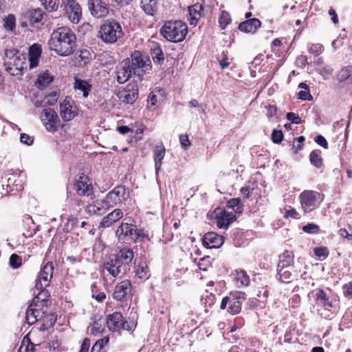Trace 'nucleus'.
Instances as JSON below:
<instances>
[{
	"mask_svg": "<svg viewBox=\"0 0 352 352\" xmlns=\"http://www.w3.org/2000/svg\"><path fill=\"white\" fill-rule=\"evenodd\" d=\"M50 50L58 55L67 56L74 51L76 37L74 32L67 27H60L54 30L48 41Z\"/></svg>",
	"mask_w": 352,
	"mask_h": 352,
	"instance_id": "obj_1",
	"label": "nucleus"
},
{
	"mask_svg": "<svg viewBox=\"0 0 352 352\" xmlns=\"http://www.w3.org/2000/svg\"><path fill=\"white\" fill-rule=\"evenodd\" d=\"M188 33V27L181 20L166 21L160 28V34L168 41L179 43L184 40Z\"/></svg>",
	"mask_w": 352,
	"mask_h": 352,
	"instance_id": "obj_2",
	"label": "nucleus"
},
{
	"mask_svg": "<svg viewBox=\"0 0 352 352\" xmlns=\"http://www.w3.org/2000/svg\"><path fill=\"white\" fill-rule=\"evenodd\" d=\"M99 33L101 40L107 44L115 43L124 35L120 24L113 19L104 21Z\"/></svg>",
	"mask_w": 352,
	"mask_h": 352,
	"instance_id": "obj_3",
	"label": "nucleus"
},
{
	"mask_svg": "<svg viewBox=\"0 0 352 352\" xmlns=\"http://www.w3.org/2000/svg\"><path fill=\"white\" fill-rule=\"evenodd\" d=\"M245 299V294L243 292L235 291L230 292L227 296L223 298L220 308L226 309L232 315L239 314L241 310L242 302Z\"/></svg>",
	"mask_w": 352,
	"mask_h": 352,
	"instance_id": "obj_4",
	"label": "nucleus"
},
{
	"mask_svg": "<svg viewBox=\"0 0 352 352\" xmlns=\"http://www.w3.org/2000/svg\"><path fill=\"white\" fill-rule=\"evenodd\" d=\"M323 195L314 190H304L299 195L301 208L305 213H309L319 207Z\"/></svg>",
	"mask_w": 352,
	"mask_h": 352,
	"instance_id": "obj_5",
	"label": "nucleus"
},
{
	"mask_svg": "<svg viewBox=\"0 0 352 352\" xmlns=\"http://www.w3.org/2000/svg\"><path fill=\"white\" fill-rule=\"evenodd\" d=\"M116 235L120 240L135 242L145 234L142 230L138 229L135 225L122 223L116 230Z\"/></svg>",
	"mask_w": 352,
	"mask_h": 352,
	"instance_id": "obj_6",
	"label": "nucleus"
},
{
	"mask_svg": "<svg viewBox=\"0 0 352 352\" xmlns=\"http://www.w3.org/2000/svg\"><path fill=\"white\" fill-rule=\"evenodd\" d=\"M130 65L133 70L134 75L140 76L141 72H146L151 68V60L146 56H144L140 52L135 50L131 53Z\"/></svg>",
	"mask_w": 352,
	"mask_h": 352,
	"instance_id": "obj_7",
	"label": "nucleus"
},
{
	"mask_svg": "<svg viewBox=\"0 0 352 352\" xmlns=\"http://www.w3.org/2000/svg\"><path fill=\"white\" fill-rule=\"evenodd\" d=\"M129 192L123 186H118L109 192L104 199L109 208L114 207L127 199Z\"/></svg>",
	"mask_w": 352,
	"mask_h": 352,
	"instance_id": "obj_8",
	"label": "nucleus"
},
{
	"mask_svg": "<svg viewBox=\"0 0 352 352\" xmlns=\"http://www.w3.org/2000/svg\"><path fill=\"white\" fill-rule=\"evenodd\" d=\"M75 190L79 196L84 197V200L94 198L93 186L88 177L84 174L80 175L76 180Z\"/></svg>",
	"mask_w": 352,
	"mask_h": 352,
	"instance_id": "obj_9",
	"label": "nucleus"
},
{
	"mask_svg": "<svg viewBox=\"0 0 352 352\" xmlns=\"http://www.w3.org/2000/svg\"><path fill=\"white\" fill-rule=\"evenodd\" d=\"M54 266L52 262H47L43 265L36 280V288H46L50 285L53 277Z\"/></svg>",
	"mask_w": 352,
	"mask_h": 352,
	"instance_id": "obj_10",
	"label": "nucleus"
},
{
	"mask_svg": "<svg viewBox=\"0 0 352 352\" xmlns=\"http://www.w3.org/2000/svg\"><path fill=\"white\" fill-rule=\"evenodd\" d=\"M117 96L122 102L133 104L139 96L138 85L135 83L128 84L124 89L118 91Z\"/></svg>",
	"mask_w": 352,
	"mask_h": 352,
	"instance_id": "obj_11",
	"label": "nucleus"
},
{
	"mask_svg": "<svg viewBox=\"0 0 352 352\" xmlns=\"http://www.w3.org/2000/svg\"><path fill=\"white\" fill-rule=\"evenodd\" d=\"M65 5L66 14L69 21L74 24H77L82 16V9L76 0H62Z\"/></svg>",
	"mask_w": 352,
	"mask_h": 352,
	"instance_id": "obj_12",
	"label": "nucleus"
},
{
	"mask_svg": "<svg viewBox=\"0 0 352 352\" xmlns=\"http://www.w3.org/2000/svg\"><path fill=\"white\" fill-rule=\"evenodd\" d=\"M103 270H106L113 278L124 275L127 272L113 254L111 255L104 262Z\"/></svg>",
	"mask_w": 352,
	"mask_h": 352,
	"instance_id": "obj_13",
	"label": "nucleus"
},
{
	"mask_svg": "<svg viewBox=\"0 0 352 352\" xmlns=\"http://www.w3.org/2000/svg\"><path fill=\"white\" fill-rule=\"evenodd\" d=\"M88 10L92 16L100 19L109 13V6L103 0H88Z\"/></svg>",
	"mask_w": 352,
	"mask_h": 352,
	"instance_id": "obj_14",
	"label": "nucleus"
},
{
	"mask_svg": "<svg viewBox=\"0 0 352 352\" xmlns=\"http://www.w3.org/2000/svg\"><path fill=\"white\" fill-rule=\"evenodd\" d=\"M131 283L129 280H124L118 283L114 289L113 293V299L118 301H124L131 295Z\"/></svg>",
	"mask_w": 352,
	"mask_h": 352,
	"instance_id": "obj_15",
	"label": "nucleus"
},
{
	"mask_svg": "<svg viewBox=\"0 0 352 352\" xmlns=\"http://www.w3.org/2000/svg\"><path fill=\"white\" fill-rule=\"evenodd\" d=\"M47 14L41 8H36L30 11L29 21L32 27L40 29L45 23Z\"/></svg>",
	"mask_w": 352,
	"mask_h": 352,
	"instance_id": "obj_16",
	"label": "nucleus"
},
{
	"mask_svg": "<svg viewBox=\"0 0 352 352\" xmlns=\"http://www.w3.org/2000/svg\"><path fill=\"white\" fill-rule=\"evenodd\" d=\"M90 199H87V200H80L81 202L87 203V205L86 206V212L89 214H102L109 208L106 203L105 199H100L94 201L92 204L89 203Z\"/></svg>",
	"mask_w": 352,
	"mask_h": 352,
	"instance_id": "obj_17",
	"label": "nucleus"
},
{
	"mask_svg": "<svg viewBox=\"0 0 352 352\" xmlns=\"http://www.w3.org/2000/svg\"><path fill=\"white\" fill-rule=\"evenodd\" d=\"M60 114L63 121H70L76 116V107L71 99H65L60 105Z\"/></svg>",
	"mask_w": 352,
	"mask_h": 352,
	"instance_id": "obj_18",
	"label": "nucleus"
},
{
	"mask_svg": "<svg viewBox=\"0 0 352 352\" xmlns=\"http://www.w3.org/2000/svg\"><path fill=\"white\" fill-rule=\"evenodd\" d=\"M202 243L205 248L208 249L219 248L223 243V238L217 233L208 232L204 234Z\"/></svg>",
	"mask_w": 352,
	"mask_h": 352,
	"instance_id": "obj_19",
	"label": "nucleus"
},
{
	"mask_svg": "<svg viewBox=\"0 0 352 352\" xmlns=\"http://www.w3.org/2000/svg\"><path fill=\"white\" fill-rule=\"evenodd\" d=\"M117 81L120 84L126 82L133 74V70L131 67L130 61L123 62L117 69Z\"/></svg>",
	"mask_w": 352,
	"mask_h": 352,
	"instance_id": "obj_20",
	"label": "nucleus"
},
{
	"mask_svg": "<svg viewBox=\"0 0 352 352\" xmlns=\"http://www.w3.org/2000/svg\"><path fill=\"white\" fill-rule=\"evenodd\" d=\"M41 119L48 130H55L58 116L51 109H45L41 113Z\"/></svg>",
	"mask_w": 352,
	"mask_h": 352,
	"instance_id": "obj_21",
	"label": "nucleus"
},
{
	"mask_svg": "<svg viewBox=\"0 0 352 352\" xmlns=\"http://www.w3.org/2000/svg\"><path fill=\"white\" fill-rule=\"evenodd\" d=\"M293 268H277L276 279L283 283H289L294 279H297L298 274L293 270Z\"/></svg>",
	"mask_w": 352,
	"mask_h": 352,
	"instance_id": "obj_22",
	"label": "nucleus"
},
{
	"mask_svg": "<svg viewBox=\"0 0 352 352\" xmlns=\"http://www.w3.org/2000/svg\"><path fill=\"white\" fill-rule=\"evenodd\" d=\"M118 261L128 271L129 265L132 263L134 258L133 251L127 248L121 249L116 254H113Z\"/></svg>",
	"mask_w": 352,
	"mask_h": 352,
	"instance_id": "obj_23",
	"label": "nucleus"
},
{
	"mask_svg": "<svg viewBox=\"0 0 352 352\" xmlns=\"http://www.w3.org/2000/svg\"><path fill=\"white\" fill-rule=\"evenodd\" d=\"M234 220V214L232 212L221 210L217 213L216 223L219 228H228L230 223Z\"/></svg>",
	"mask_w": 352,
	"mask_h": 352,
	"instance_id": "obj_24",
	"label": "nucleus"
},
{
	"mask_svg": "<svg viewBox=\"0 0 352 352\" xmlns=\"http://www.w3.org/2000/svg\"><path fill=\"white\" fill-rule=\"evenodd\" d=\"M43 314L44 312L41 311L40 308L35 307V305L32 303L26 310V322L28 324H33L41 320Z\"/></svg>",
	"mask_w": 352,
	"mask_h": 352,
	"instance_id": "obj_25",
	"label": "nucleus"
},
{
	"mask_svg": "<svg viewBox=\"0 0 352 352\" xmlns=\"http://www.w3.org/2000/svg\"><path fill=\"white\" fill-rule=\"evenodd\" d=\"M122 217V210L116 208L102 218L100 226L103 228L110 227L113 223L119 221Z\"/></svg>",
	"mask_w": 352,
	"mask_h": 352,
	"instance_id": "obj_26",
	"label": "nucleus"
},
{
	"mask_svg": "<svg viewBox=\"0 0 352 352\" xmlns=\"http://www.w3.org/2000/svg\"><path fill=\"white\" fill-rule=\"evenodd\" d=\"M261 22L259 19L253 18L241 22L239 25V30L245 33L255 32L261 27Z\"/></svg>",
	"mask_w": 352,
	"mask_h": 352,
	"instance_id": "obj_27",
	"label": "nucleus"
},
{
	"mask_svg": "<svg viewBox=\"0 0 352 352\" xmlns=\"http://www.w3.org/2000/svg\"><path fill=\"white\" fill-rule=\"evenodd\" d=\"M123 319L122 315L120 312H114L109 314L107 318V325L110 331H119L122 320Z\"/></svg>",
	"mask_w": 352,
	"mask_h": 352,
	"instance_id": "obj_28",
	"label": "nucleus"
},
{
	"mask_svg": "<svg viewBox=\"0 0 352 352\" xmlns=\"http://www.w3.org/2000/svg\"><path fill=\"white\" fill-rule=\"evenodd\" d=\"M25 57L23 54H14L6 63V65H11L15 67L18 71H23L25 68Z\"/></svg>",
	"mask_w": 352,
	"mask_h": 352,
	"instance_id": "obj_29",
	"label": "nucleus"
},
{
	"mask_svg": "<svg viewBox=\"0 0 352 352\" xmlns=\"http://www.w3.org/2000/svg\"><path fill=\"white\" fill-rule=\"evenodd\" d=\"M202 10V6L199 3L194 4L188 8V21L191 25H196L197 24L201 18Z\"/></svg>",
	"mask_w": 352,
	"mask_h": 352,
	"instance_id": "obj_30",
	"label": "nucleus"
},
{
	"mask_svg": "<svg viewBox=\"0 0 352 352\" xmlns=\"http://www.w3.org/2000/svg\"><path fill=\"white\" fill-rule=\"evenodd\" d=\"M23 182L20 178V175L16 174L12 175L8 179L7 187L9 188V192H19L23 189Z\"/></svg>",
	"mask_w": 352,
	"mask_h": 352,
	"instance_id": "obj_31",
	"label": "nucleus"
},
{
	"mask_svg": "<svg viewBox=\"0 0 352 352\" xmlns=\"http://www.w3.org/2000/svg\"><path fill=\"white\" fill-rule=\"evenodd\" d=\"M36 290L38 292L37 295L33 298L32 302L35 305V307L41 308L45 303L48 297L50 296L49 292L45 288H34V293L35 294Z\"/></svg>",
	"mask_w": 352,
	"mask_h": 352,
	"instance_id": "obj_32",
	"label": "nucleus"
},
{
	"mask_svg": "<svg viewBox=\"0 0 352 352\" xmlns=\"http://www.w3.org/2000/svg\"><path fill=\"white\" fill-rule=\"evenodd\" d=\"M158 1L159 0H141V8L147 15L153 16L157 10Z\"/></svg>",
	"mask_w": 352,
	"mask_h": 352,
	"instance_id": "obj_33",
	"label": "nucleus"
},
{
	"mask_svg": "<svg viewBox=\"0 0 352 352\" xmlns=\"http://www.w3.org/2000/svg\"><path fill=\"white\" fill-rule=\"evenodd\" d=\"M294 256L292 252L285 251L279 256V261L277 265V268L280 267H294Z\"/></svg>",
	"mask_w": 352,
	"mask_h": 352,
	"instance_id": "obj_34",
	"label": "nucleus"
},
{
	"mask_svg": "<svg viewBox=\"0 0 352 352\" xmlns=\"http://www.w3.org/2000/svg\"><path fill=\"white\" fill-rule=\"evenodd\" d=\"M91 85L86 80L80 78H75L74 89L76 91L82 92L83 98H87L91 91Z\"/></svg>",
	"mask_w": 352,
	"mask_h": 352,
	"instance_id": "obj_35",
	"label": "nucleus"
},
{
	"mask_svg": "<svg viewBox=\"0 0 352 352\" xmlns=\"http://www.w3.org/2000/svg\"><path fill=\"white\" fill-rule=\"evenodd\" d=\"M166 149L162 144L156 145L154 150V160L155 162V169L157 172L160 168L162 160L165 155Z\"/></svg>",
	"mask_w": 352,
	"mask_h": 352,
	"instance_id": "obj_36",
	"label": "nucleus"
},
{
	"mask_svg": "<svg viewBox=\"0 0 352 352\" xmlns=\"http://www.w3.org/2000/svg\"><path fill=\"white\" fill-rule=\"evenodd\" d=\"M54 80V77L47 72H44L38 76L36 85L39 89H43Z\"/></svg>",
	"mask_w": 352,
	"mask_h": 352,
	"instance_id": "obj_37",
	"label": "nucleus"
},
{
	"mask_svg": "<svg viewBox=\"0 0 352 352\" xmlns=\"http://www.w3.org/2000/svg\"><path fill=\"white\" fill-rule=\"evenodd\" d=\"M164 91L158 87L155 88L149 94L147 101L151 106H156L162 100Z\"/></svg>",
	"mask_w": 352,
	"mask_h": 352,
	"instance_id": "obj_38",
	"label": "nucleus"
},
{
	"mask_svg": "<svg viewBox=\"0 0 352 352\" xmlns=\"http://www.w3.org/2000/svg\"><path fill=\"white\" fill-rule=\"evenodd\" d=\"M41 320H43V324L40 327V330L46 331L54 325L56 322V316L54 314L42 315Z\"/></svg>",
	"mask_w": 352,
	"mask_h": 352,
	"instance_id": "obj_39",
	"label": "nucleus"
},
{
	"mask_svg": "<svg viewBox=\"0 0 352 352\" xmlns=\"http://www.w3.org/2000/svg\"><path fill=\"white\" fill-rule=\"evenodd\" d=\"M235 280L239 287L248 286L250 284L249 276L243 270H236Z\"/></svg>",
	"mask_w": 352,
	"mask_h": 352,
	"instance_id": "obj_40",
	"label": "nucleus"
},
{
	"mask_svg": "<svg viewBox=\"0 0 352 352\" xmlns=\"http://www.w3.org/2000/svg\"><path fill=\"white\" fill-rule=\"evenodd\" d=\"M309 161L315 167L320 168L323 165L322 158L321 157V151L320 150H314L309 154Z\"/></svg>",
	"mask_w": 352,
	"mask_h": 352,
	"instance_id": "obj_41",
	"label": "nucleus"
},
{
	"mask_svg": "<svg viewBox=\"0 0 352 352\" xmlns=\"http://www.w3.org/2000/svg\"><path fill=\"white\" fill-rule=\"evenodd\" d=\"M316 299L318 302H320L325 307H331L332 303L329 300L325 292L322 289H316Z\"/></svg>",
	"mask_w": 352,
	"mask_h": 352,
	"instance_id": "obj_42",
	"label": "nucleus"
},
{
	"mask_svg": "<svg viewBox=\"0 0 352 352\" xmlns=\"http://www.w3.org/2000/svg\"><path fill=\"white\" fill-rule=\"evenodd\" d=\"M151 55L155 64H162L164 60V55L160 46H155L151 50Z\"/></svg>",
	"mask_w": 352,
	"mask_h": 352,
	"instance_id": "obj_43",
	"label": "nucleus"
},
{
	"mask_svg": "<svg viewBox=\"0 0 352 352\" xmlns=\"http://www.w3.org/2000/svg\"><path fill=\"white\" fill-rule=\"evenodd\" d=\"M337 78L340 82L349 79L352 82V66H347L342 68L339 72Z\"/></svg>",
	"mask_w": 352,
	"mask_h": 352,
	"instance_id": "obj_44",
	"label": "nucleus"
},
{
	"mask_svg": "<svg viewBox=\"0 0 352 352\" xmlns=\"http://www.w3.org/2000/svg\"><path fill=\"white\" fill-rule=\"evenodd\" d=\"M3 28L7 31H13L16 27V18L13 14H8L3 20Z\"/></svg>",
	"mask_w": 352,
	"mask_h": 352,
	"instance_id": "obj_45",
	"label": "nucleus"
},
{
	"mask_svg": "<svg viewBox=\"0 0 352 352\" xmlns=\"http://www.w3.org/2000/svg\"><path fill=\"white\" fill-rule=\"evenodd\" d=\"M231 21L229 13L225 10L221 11L219 19V23L221 29H226V28L231 23Z\"/></svg>",
	"mask_w": 352,
	"mask_h": 352,
	"instance_id": "obj_46",
	"label": "nucleus"
},
{
	"mask_svg": "<svg viewBox=\"0 0 352 352\" xmlns=\"http://www.w3.org/2000/svg\"><path fill=\"white\" fill-rule=\"evenodd\" d=\"M227 206L236 213L241 212L242 204L239 198H232L230 199L227 203Z\"/></svg>",
	"mask_w": 352,
	"mask_h": 352,
	"instance_id": "obj_47",
	"label": "nucleus"
},
{
	"mask_svg": "<svg viewBox=\"0 0 352 352\" xmlns=\"http://www.w3.org/2000/svg\"><path fill=\"white\" fill-rule=\"evenodd\" d=\"M135 272L136 275L140 278H148L149 276V270L146 263L138 265Z\"/></svg>",
	"mask_w": 352,
	"mask_h": 352,
	"instance_id": "obj_48",
	"label": "nucleus"
},
{
	"mask_svg": "<svg viewBox=\"0 0 352 352\" xmlns=\"http://www.w3.org/2000/svg\"><path fill=\"white\" fill-rule=\"evenodd\" d=\"M42 5L49 12L57 10L59 0H41Z\"/></svg>",
	"mask_w": 352,
	"mask_h": 352,
	"instance_id": "obj_49",
	"label": "nucleus"
},
{
	"mask_svg": "<svg viewBox=\"0 0 352 352\" xmlns=\"http://www.w3.org/2000/svg\"><path fill=\"white\" fill-rule=\"evenodd\" d=\"M76 59L77 62L79 63L80 65H85L91 60V54L87 50L80 51L79 54H78L76 56Z\"/></svg>",
	"mask_w": 352,
	"mask_h": 352,
	"instance_id": "obj_50",
	"label": "nucleus"
},
{
	"mask_svg": "<svg viewBox=\"0 0 352 352\" xmlns=\"http://www.w3.org/2000/svg\"><path fill=\"white\" fill-rule=\"evenodd\" d=\"M109 341V339L108 337H104L102 339L98 340L92 346L91 352H102L104 346L107 344Z\"/></svg>",
	"mask_w": 352,
	"mask_h": 352,
	"instance_id": "obj_51",
	"label": "nucleus"
},
{
	"mask_svg": "<svg viewBox=\"0 0 352 352\" xmlns=\"http://www.w3.org/2000/svg\"><path fill=\"white\" fill-rule=\"evenodd\" d=\"M22 263V259L21 257L19 256L18 254H12L9 259V264L10 266L16 270L18 269Z\"/></svg>",
	"mask_w": 352,
	"mask_h": 352,
	"instance_id": "obj_52",
	"label": "nucleus"
},
{
	"mask_svg": "<svg viewBox=\"0 0 352 352\" xmlns=\"http://www.w3.org/2000/svg\"><path fill=\"white\" fill-rule=\"evenodd\" d=\"M197 265L199 270L207 271L208 268L211 265V258L210 256H204L199 259Z\"/></svg>",
	"mask_w": 352,
	"mask_h": 352,
	"instance_id": "obj_53",
	"label": "nucleus"
},
{
	"mask_svg": "<svg viewBox=\"0 0 352 352\" xmlns=\"http://www.w3.org/2000/svg\"><path fill=\"white\" fill-rule=\"evenodd\" d=\"M77 223L78 219L75 217H70L67 219V221L64 226L63 230L68 233L77 226Z\"/></svg>",
	"mask_w": 352,
	"mask_h": 352,
	"instance_id": "obj_54",
	"label": "nucleus"
},
{
	"mask_svg": "<svg viewBox=\"0 0 352 352\" xmlns=\"http://www.w3.org/2000/svg\"><path fill=\"white\" fill-rule=\"evenodd\" d=\"M302 229L303 232L308 234H317L320 231L319 226L315 223H307Z\"/></svg>",
	"mask_w": 352,
	"mask_h": 352,
	"instance_id": "obj_55",
	"label": "nucleus"
},
{
	"mask_svg": "<svg viewBox=\"0 0 352 352\" xmlns=\"http://www.w3.org/2000/svg\"><path fill=\"white\" fill-rule=\"evenodd\" d=\"M58 100V94L56 92H52L47 95L43 99L45 105H54Z\"/></svg>",
	"mask_w": 352,
	"mask_h": 352,
	"instance_id": "obj_56",
	"label": "nucleus"
},
{
	"mask_svg": "<svg viewBox=\"0 0 352 352\" xmlns=\"http://www.w3.org/2000/svg\"><path fill=\"white\" fill-rule=\"evenodd\" d=\"M41 47L39 44H33L29 50L28 56L41 57Z\"/></svg>",
	"mask_w": 352,
	"mask_h": 352,
	"instance_id": "obj_57",
	"label": "nucleus"
},
{
	"mask_svg": "<svg viewBox=\"0 0 352 352\" xmlns=\"http://www.w3.org/2000/svg\"><path fill=\"white\" fill-rule=\"evenodd\" d=\"M323 46L318 43L312 44L309 48V52L311 54H314L315 56L320 54L323 52Z\"/></svg>",
	"mask_w": 352,
	"mask_h": 352,
	"instance_id": "obj_58",
	"label": "nucleus"
},
{
	"mask_svg": "<svg viewBox=\"0 0 352 352\" xmlns=\"http://www.w3.org/2000/svg\"><path fill=\"white\" fill-rule=\"evenodd\" d=\"M283 138V132L280 130L274 129L272 133V140L276 144H279Z\"/></svg>",
	"mask_w": 352,
	"mask_h": 352,
	"instance_id": "obj_59",
	"label": "nucleus"
},
{
	"mask_svg": "<svg viewBox=\"0 0 352 352\" xmlns=\"http://www.w3.org/2000/svg\"><path fill=\"white\" fill-rule=\"evenodd\" d=\"M314 252L315 255L318 257L326 258L329 255L328 250L325 247L316 248Z\"/></svg>",
	"mask_w": 352,
	"mask_h": 352,
	"instance_id": "obj_60",
	"label": "nucleus"
},
{
	"mask_svg": "<svg viewBox=\"0 0 352 352\" xmlns=\"http://www.w3.org/2000/svg\"><path fill=\"white\" fill-rule=\"evenodd\" d=\"M283 217L285 219L293 218V219H299V215L295 208H291L288 210H285V212L283 214Z\"/></svg>",
	"mask_w": 352,
	"mask_h": 352,
	"instance_id": "obj_61",
	"label": "nucleus"
},
{
	"mask_svg": "<svg viewBox=\"0 0 352 352\" xmlns=\"http://www.w3.org/2000/svg\"><path fill=\"white\" fill-rule=\"evenodd\" d=\"M286 118L288 120L294 124H300L302 122L301 118L297 113L294 112H289L286 114Z\"/></svg>",
	"mask_w": 352,
	"mask_h": 352,
	"instance_id": "obj_62",
	"label": "nucleus"
},
{
	"mask_svg": "<svg viewBox=\"0 0 352 352\" xmlns=\"http://www.w3.org/2000/svg\"><path fill=\"white\" fill-rule=\"evenodd\" d=\"M342 290L345 297L352 298V282L344 285Z\"/></svg>",
	"mask_w": 352,
	"mask_h": 352,
	"instance_id": "obj_63",
	"label": "nucleus"
},
{
	"mask_svg": "<svg viewBox=\"0 0 352 352\" xmlns=\"http://www.w3.org/2000/svg\"><path fill=\"white\" fill-rule=\"evenodd\" d=\"M305 138L304 136H300L297 139L294 140L293 143V147L295 149V153L302 149V143L305 141Z\"/></svg>",
	"mask_w": 352,
	"mask_h": 352,
	"instance_id": "obj_64",
	"label": "nucleus"
}]
</instances>
